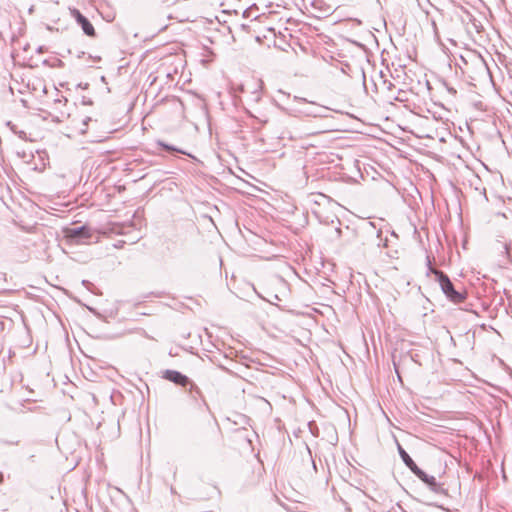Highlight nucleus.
<instances>
[{
    "instance_id": "f257e3e1",
    "label": "nucleus",
    "mask_w": 512,
    "mask_h": 512,
    "mask_svg": "<svg viewBox=\"0 0 512 512\" xmlns=\"http://www.w3.org/2000/svg\"><path fill=\"white\" fill-rule=\"evenodd\" d=\"M432 272L435 274L441 290L450 301L461 303L466 299L465 292L457 290L450 278L443 271L435 269L432 270Z\"/></svg>"
},
{
    "instance_id": "f03ea898",
    "label": "nucleus",
    "mask_w": 512,
    "mask_h": 512,
    "mask_svg": "<svg viewBox=\"0 0 512 512\" xmlns=\"http://www.w3.org/2000/svg\"><path fill=\"white\" fill-rule=\"evenodd\" d=\"M294 101L300 105L299 108H296V111L306 116L320 117L322 116L321 112L326 111L324 107L307 102L305 99L295 98Z\"/></svg>"
},
{
    "instance_id": "7ed1b4c3",
    "label": "nucleus",
    "mask_w": 512,
    "mask_h": 512,
    "mask_svg": "<svg viewBox=\"0 0 512 512\" xmlns=\"http://www.w3.org/2000/svg\"><path fill=\"white\" fill-rule=\"evenodd\" d=\"M71 15L75 19L76 23L82 28L85 35L92 38L96 37L94 26L78 9H72Z\"/></svg>"
},
{
    "instance_id": "20e7f679",
    "label": "nucleus",
    "mask_w": 512,
    "mask_h": 512,
    "mask_svg": "<svg viewBox=\"0 0 512 512\" xmlns=\"http://www.w3.org/2000/svg\"><path fill=\"white\" fill-rule=\"evenodd\" d=\"M65 236L76 243H82L91 237L90 229L86 225L65 230Z\"/></svg>"
},
{
    "instance_id": "39448f33",
    "label": "nucleus",
    "mask_w": 512,
    "mask_h": 512,
    "mask_svg": "<svg viewBox=\"0 0 512 512\" xmlns=\"http://www.w3.org/2000/svg\"><path fill=\"white\" fill-rule=\"evenodd\" d=\"M163 378L182 387H186L191 384V380L186 375L176 370H165Z\"/></svg>"
},
{
    "instance_id": "423d86ee",
    "label": "nucleus",
    "mask_w": 512,
    "mask_h": 512,
    "mask_svg": "<svg viewBox=\"0 0 512 512\" xmlns=\"http://www.w3.org/2000/svg\"><path fill=\"white\" fill-rule=\"evenodd\" d=\"M417 477L422 481L424 482L429 488L431 491L435 492V493H441L443 491V487L441 484H439L435 477L434 476H430L428 475L426 472H424L423 470H421L419 472V474L417 475Z\"/></svg>"
},
{
    "instance_id": "0eeeda50",
    "label": "nucleus",
    "mask_w": 512,
    "mask_h": 512,
    "mask_svg": "<svg viewBox=\"0 0 512 512\" xmlns=\"http://www.w3.org/2000/svg\"><path fill=\"white\" fill-rule=\"evenodd\" d=\"M398 452H399V455H400L401 459L405 463V465H407V464H409L411 462L412 458L405 451V449L401 445H399V444H398Z\"/></svg>"
},
{
    "instance_id": "6e6552de",
    "label": "nucleus",
    "mask_w": 512,
    "mask_h": 512,
    "mask_svg": "<svg viewBox=\"0 0 512 512\" xmlns=\"http://www.w3.org/2000/svg\"><path fill=\"white\" fill-rule=\"evenodd\" d=\"M158 144L163 148L165 149L166 151H169V152H178V153H182V154H185L184 151L174 147V146H171V145H168L164 142H158Z\"/></svg>"
},
{
    "instance_id": "1a4fd4ad",
    "label": "nucleus",
    "mask_w": 512,
    "mask_h": 512,
    "mask_svg": "<svg viewBox=\"0 0 512 512\" xmlns=\"http://www.w3.org/2000/svg\"><path fill=\"white\" fill-rule=\"evenodd\" d=\"M170 18H171V16H170V15L165 14V19H164V20H160V21L157 23L156 27H157V28H159V30H164V29H166V28H167V26H168V25H167V23H166V21H167V20H169Z\"/></svg>"
},
{
    "instance_id": "9d476101",
    "label": "nucleus",
    "mask_w": 512,
    "mask_h": 512,
    "mask_svg": "<svg viewBox=\"0 0 512 512\" xmlns=\"http://www.w3.org/2000/svg\"><path fill=\"white\" fill-rule=\"evenodd\" d=\"M416 476L419 474V472L422 470L420 469L416 463L413 461V459L411 460V462L409 464L406 465Z\"/></svg>"
},
{
    "instance_id": "9b49d317",
    "label": "nucleus",
    "mask_w": 512,
    "mask_h": 512,
    "mask_svg": "<svg viewBox=\"0 0 512 512\" xmlns=\"http://www.w3.org/2000/svg\"><path fill=\"white\" fill-rule=\"evenodd\" d=\"M189 385H190V389H189L190 393H195L198 396H202V392L197 385H195L192 382Z\"/></svg>"
},
{
    "instance_id": "f8f14e48",
    "label": "nucleus",
    "mask_w": 512,
    "mask_h": 512,
    "mask_svg": "<svg viewBox=\"0 0 512 512\" xmlns=\"http://www.w3.org/2000/svg\"><path fill=\"white\" fill-rule=\"evenodd\" d=\"M58 112L60 113V115H61L62 117H64L65 115H67V116L69 115V113H68V112H66V111H58Z\"/></svg>"
},
{
    "instance_id": "ddd939ff",
    "label": "nucleus",
    "mask_w": 512,
    "mask_h": 512,
    "mask_svg": "<svg viewBox=\"0 0 512 512\" xmlns=\"http://www.w3.org/2000/svg\"><path fill=\"white\" fill-rule=\"evenodd\" d=\"M5 443H7V441H5ZM18 443H19V441L8 442V444H11V445H17Z\"/></svg>"
},
{
    "instance_id": "4468645a",
    "label": "nucleus",
    "mask_w": 512,
    "mask_h": 512,
    "mask_svg": "<svg viewBox=\"0 0 512 512\" xmlns=\"http://www.w3.org/2000/svg\"><path fill=\"white\" fill-rule=\"evenodd\" d=\"M57 103H62V100L61 99L56 100V104Z\"/></svg>"
}]
</instances>
